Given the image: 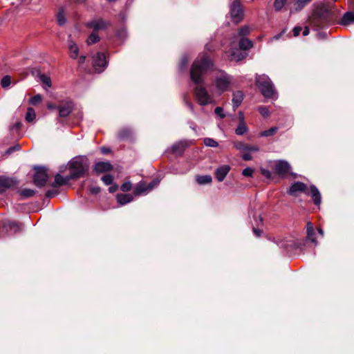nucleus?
I'll return each mask as SVG.
<instances>
[{
    "instance_id": "nucleus-19",
    "label": "nucleus",
    "mask_w": 354,
    "mask_h": 354,
    "mask_svg": "<svg viewBox=\"0 0 354 354\" xmlns=\"http://www.w3.org/2000/svg\"><path fill=\"white\" fill-rule=\"evenodd\" d=\"M117 201L121 205H124L130 202L133 199V197L130 194H118L116 196Z\"/></svg>"
},
{
    "instance_id": "nucleus-61",
    "label": "nucleus",
    "mask_w": 354,
    "mask_h": 354,
    "mask_svg": "<svg viewBox=\"0 0 354 354\" xmlns=\"http://www.w3.org/2000/svg\"><path fill=\"white\" fill-rule=\"evenodd\" d=\"M85 59H86V57L84 55H81L79 58V63L83 64L85 62Z\"/></svg>"
},
{
    "instance_id": "nucleus-5",
    "label": "nucleus",
    "mask_w": 354,
    "mask_h": 354,
    "mask_svg": "<svg viewBox=\"0 0 354 354\" xmlns=\"http://www.w3.org/2000/svg\"><path fill=\"white\" fill-rule=\"evenodd\" d=\"M86 160L82 158H76L70 162L71 178L82 176L88 169Z\"/></svg>"
},
{
    "instance_id": "nucleus-57",
    "label": "nucleus",
    "mask_w": 354,
    "mask_h": 354,
    "mask_svg": "<svg viewBox=\"0 0 354 354\" xmlns=\"http://www.w3.org/2000/svg\"><path fill=\"white\" fill-rule=\"evenodd\" d=\"M238 115H239V123L245 122L243 113L242 111H239Z\"/></svg>"
},
{
    "instance_id": "nucleus-34",
    "label": "nucleus",
    "mask_w": 354,
    "mask_h": 354,
    "mask_svg": "<svg viewBox=\"0 0 354 354\" xmlns=\"http://www.w3.org/2000/svg\"><path fill=\"white\" fill-rule=\"evenodd\" d=\"M35 194V191L31 189H24L20 192V195L24 198H30Z\"/></svg>"
},
{
    "instance_id": "nucleus-37",
    "label": "nucleus",
    "mask_w": 354,
    "mask_h": 354,
    "mask_svg": "<svg viewBox=\"0 0 354 354\" xmlns=\"http://www.w3.org/2000/svg\"><path fill=\"white\" fill-rule=\"evenodd\" d=\"M203 142L207 147H216L218 145V142L211 138H205Z\"/></svg>"
},
{
    "instance_id": "nucleus-11",
    "label": "nucleus",
    "mask_w": 354,
    "mask_h": 354,
    "mask_svg": "<svg viewBox=\"0 0 354 354\" xmlns=\"http://www.w3.org/2000/svg\"><path fill=\"white\" fill-rule=\"evenodd\" d=\"M234 147L239 151H245L248 152H257L259 147L257 145H250L241 141L234 142Z\"/></svg>"
},
{
    "instance_id": "nucleus-36",
    "label": "nucleus",
    "mask_w": 354,
    "mask_h": 354,
    "mask_svg": "<svg viewBox=\"0 0 354 354\" xmlns=\"http://www.w3.org/2000/svg\"><path fill=\"white\" fill-rule=\"evenodd\" d=\"M6 227L7 231H13L14 233L20 230L19 225L14 222L9 223Z\"/></svg>"
},
{
    "instance_id": "nucleus-4",
    "label": "nucleus",
    "mask_w": 354,
    "mask_h": 354,
    "mask_svg": "<svg viewBox=\"0 0 354 354\" xmlns=\"http://www.w3.org/2000/svg\"><path fill=\"white\" fill-rule=\"evenodd\" d=\"M232 77L223 71L216 72L214 84L219 94L227 91L232 84Z\"/></svg>"
},
{
    "instance_id": "nucleus-22",
    "label": "nucleus",
    "mask_w": 354,
    "mask_h": 354,
    "mask_svg": "<svg viewBox=\"0 0 354 354\" xmlns=\"http://www.w3.org/2000/svg\"><path fill=\"white\" fill-rule=\"evenodd\" d=\"M354 23V12H346L341 19L340 24L346 26Z\"/></svg>"
},
{
    "instance_id": "nucleus-21",
    "label": "nucleus",
    "mask_w": 354,
    "mask_h": 354,
    "mask_svg": "<svg viewBox=\"0 0 354 354\" xmlns=\"http://www.w3.org/2000/svg\"><path fill=\"white\" fill-rule=\"evenodd\" d=\"M232 104L235 110L242 102L243 100V94L241 91H235L233 93Z\"/></svg>"
},
{
    "instance_id": "nucleus-14",
    "label": "nucleus",
    "mask_w": 354,
    "mask_h": 354,
    "mask_svg": "<svg viewBox=\"0 0 354 354\" xmlns=\"http://www.w3.org/2000/svg\"><path fill=\"white\" fill-rule=\"evenodd\" d=\"M71 35L68 37V47L69 50L70 57L72 59H77L79 54V48L74 41L71 39Z\"/></svg>"
},
{
    "instance_id": "nucleus-29",
    "label": "nucleus",
    "mask_w": 354,
    "mask_h": 354,
    "mask_svg": "<svg viewBox=\"0 0 354 354\" xmlns=\"http://www.w3.org/2000/svg\"><path fill=\"white\" fill-rule=\"evenodd\" d=\"M251 31V28L248 26H243L241 27L237 33L236 35L234 36V38L236 39L238 37H245L246 35H249Z\"/></svg>"
},
{
    "instance_id": "nucleus-28",
    "label": "nucleus",
    "mask_w": 354,
    "mask_h": 354,
    "mask_svg": "<svg viewBox=\"0 0 354 354\" xmlns=\"http://www.w3.org/2000/svg\"><path fill=\"white\" fill-rule=\"evenodd\" d=\"M196 180L199 185H205L210 183L212 178L210 175L197 176Z\"/></svg>"
},
{
    "instance_id": "nucleus-33",
    "label": "nucleus",
    "mask_w": 354,
    "mask_h": 354,
    "mask_svg": "<svg viewBox=\"0 0 354 354\" xmlns=\"http://www.w3.org/2000/svg\"><path fill=\"white\" fill-rule=\"evenodd\" d=\"M308 3L304 0H297L293 6L295 12L301 10Z\"/></svg>"
},
{
    "instance_id": "nucleus-24",
    "label": "nucleus",
    "mask_w": 354,
    "mask_h": 354,
    "mask_svg": "<svg viewBox=\"0 0 354 354\" xmlns=\"http://www.w3.org/2000/svg\"><path fill=\"white\" fill-rule=\"evenodd\" d=\"M324 20L320 16L315 15L310 19V24L317 29L322 28L324 26Z\"/></svg>"
},
{
    "instance_id": "nucleus-17",
    "label": "nucleus",
    "mask_w": 354,
    "mask_h": 354,
    "mask_svg": "<svg viewBox=\"0 0 354 354\" xmlns=\"http://www.w3.org/2000/svg\"><path fill=\"white\" fill-rule=\"evenodd\" d=\"M187 147V143L185 141H180L175 144H174L171 148L170 150L174 153L180 155L184 151L185 149Z\"/></svg>"
},
{
    "instance_id": "nucleus-59",
    "label": "nucleus",
    "mask_w": 354,
    "mask_h": 354,
    "mask_svg": "<svg viewBox=\"0 0 354 354\" xmlns=\"http://www.w3.org/2000/svg\"><path fill=\"white\" fill-rule=\"evenodd\" d=\"M21 122H17L12 126V129H19L21 127Z\"/></svg>"
},
{
    "instance_id": "nucleus-10",
    "label": "nucleus",
    "mask_w": 354,
    "mask_h": 354,
    "mask_svg": "<svg viewBox=\"0 0 354 354\" xmlns=\"http://www.w3.org/2000/svg\"><path fill=\"white\" fill-rule=\"evenodd\" d=\"M109 23L102 19H93L86 24V26L93 28L95 32L107 28Z\"/></svg>"
},
{
    "instance_id": "nucleus-23",
    "label": "nucleus",
    "mask_w": 354,
    "mask_h": 354,
    "mask_svg": "<svg viewBox=\"0 0 354 354\" xmlns=\"http://www.w3.org/2000/svg\"><path fill=\"white\" fill-rule=\"evenodd\" d=\"M149 192L147 183L144 181H140L136 187L134 194L138 196Z\"/></svg>"
},
{
    "instance_id": "nucleus-20",
    "label": "nucleus",
    "mask_w": 354,
    "mask_h": 354,
    "mask_svg": "<svg viewBox=\"0 0 354 354\" xmlns=\"http://www.w3.org/2000/svg\"><path fill=\"white\" fill-rule=\"evenodd\" d=\"M239 46L241 50H249L252 48L253 42L246 37H241L239 41Z\"/></svg>"
},
{
    "instance_id": "nucleus-9",
    "label": "nucleus",
    "mask_w": 354,
    "mask_h": 354,
    "mask_svg": "<svg viewBox=\"0 0 354 354\" xmlns=\"http://www.w3.org/2000/svg\"><path fill=\"white\" fill-rule=\"evenodd\" d=\"M273 169L275 174L279 176H284L290 169V164L283 160H278L274 162Z\"/></svg>"
},
{
    "instance_id": "nucleus-8",
    "label": "nucleus",
    "mask_w": 354,
    "mask_h": 354,
    "mask_svg": "<svg viewBox=\"0 0 354 354\" xmlns=\"http://www.w3.org/2000/svg\"><path fill=\"white\" fill-rule=\"evenodd\" d=\"M93 66L96 72H102L107 66L106 55L102 53H97L93 57Z\"/></svg>"
},
{
    "instance_id": "nucleus-47",
    "label": "nucleus",
    "mask_w": 354,
    "mask_h": 354,
    "mask_svg": "<svg viewBox=\"0 0 354 354\" xmlns=\"http://www.w3.org/2000/svg\"><path fill=\"white\" fill-rule=\"evenodd\" d=\"M214 113L221 118H224L225 117V113H223V109L221 106H217L214 109Z\"/></svg>"
},
{
    "instance_id": "nucleus-25",
    "label": "nucleus",
    "mask_w": 354,
    "mask_h": 354,
    "mask_svg": "<svg viewBox=\"0 0 354 354\" xmlns=\"http://www.w3.org/2000/svg\"><path fill=\"white\" fill-rule=\"evenodd\" d=\"M70 179H71V175L69 176L64 178L60 174H57L55 176V181L53 183V186L57 187V186H61V185H65L68 182V180H69Z\"/></svg>"
},
{
    "instance_id": "nucleus-53",
    "label": "nucleus",
    "mask_w": 354,
    "mask_h": 354,
    "mask_svg": "<svg viewBox=\"0 0 354 354\" xmlns=\"http://www.w3.org/2000/svg\"><path fill=\"white\" fill-rule=\"evenodd\" d=\"M242 159L245 161L250 160L252 159V156H251L250 152L247 151V153H245L244 154L242 155Z\"/></svg>"
},
{
    "instance_id": "nucleus-12",
    "label": "nucleus",
    "mask_w": 354,
    "mask_h": 354,
    "mask_svg": "<svg viewBox=\"0 0 354 354\" xmlns=\"http://www.w3.org/2000/svg\"><path fill=\"white\" fill-rule=\"evenodd\" d=\"M230 165H224L218 167L215 171V177L217 180L222 182L230 171Z\"/></svg>"
},
{
    "instance_id": "nucleus-27",
    "label": "nucleus",
    "mask_w": 354,
    "mask_h": 354,
    "mask_svg": "<svg viewBox=\"0 0 354 354\" xmlns=\"http://www.w3.org/2000/svg\"><path fill=\"white\" fill-rule=\"evenodd\" d=\"M230 56L232 59L240 61L245 57V55L239 49H232Z\"/></svg>"
},
{
    "instance_id": "nucleus-31",
    "label": "nucleus",
    "mask_w": 354,
    "mask_h": 354,
    "mask_svg": "<svg viewBox=\"0 0 354 354\" xmlns=\"http://www.w3.org/2000/svg\"><path fill=\"white\" fill-rule=\"evenodd\" d=\"M25 118L28 122L34 121L36 118V113L32 107L28 108Z\"/></svg>"
},
{
    "instance_id": "nucleus-40",
    "label": "nucleus",
    "mask_w": 354,
    "mask_h": 354,
    "mask_svg": "<svg viewBox=\"0 0 354 354\" xmlns=\"http://www.w3.org/2000/svg\"><path fill=\"white\" fill-rule=\"evenodd\" d=\"M277 131V127H272L268 130H266L263 132H261V136H265V137H268V136H272L273 134H274Z\"/></svg>"
},
{
    "instance_id": "nucleus-13",
    "label": "nucleus",
    "mask_w": 354,
    "mask_h": 354,
    "mask_svg": "<svg viewBox=\"0 0 354 354\" xmlns=\"http://www.w3.org/2000/svg\"><path fill=\"white\" fill-rule=\"evenodd\" d=\"M16 184V180L11 178L0 176V192H4Z\"/></svg>"
},
{
    "instance_id": "nucleus-30",
    "label": "nucleus",
    "mask_w": 354,
    "mask_h": 354,
    "mask_svg": "<svg viewBox=\"0 0 354 354\" xmlns=\"http://www.w3.org/2000/svg\"><path fill=\"white\" fill-rule=\"evenodd\" d=\"M248 131L245 122L239 123L235 129V133L238 136H242Z\"/></svg>"
},
{
    "instance_id": "nucleus-1",
    "label": "nucleus",
    "mask_w": 354,
    "mask_h": 354,
    "mask_svg": "<svg viewBox=\"0 0 354 354\" xmlns=\"http://www.w3.org/2000/svg\"><path fill=\"white\" fill-rule=\"evenodd\" d=\"M213 63L206 54L199 55L193 62L190 69V78L196 85L194 93L198 104L205 106L216 103L214 96L203 86L204 75L212 68Z\"/></svg>"
},
{
    "instance_id": "nucleus-48",
    "label": "nucleus",
    "mask_w": 354,
    "mask_h": 354,
    "mask_svg": "<svg viewBox=\"0 0 354 354\" xmlns=\"http://www.w3.org/2000/svg\"><path fill=\"white\" fill-rule=\"evenodd\" d=\"M159 183H160L159 180L154 179L151 182H150L149 184H147V187H148V190H149V192L151 191L153 189H154L156 187L158 186Z\"/></svg>"
},
{
    "instance_id": "nucleus-64",
    "label": "nucleus",
    "mask_w": 354,
    "mask_h": 354,
    "mask_svg": "<svg viewBox=\"0 0 354 354\" xmlns=\"http://www.w3.org/2000/svg\"><path fill=\"white\" fill-rule=\"evenodd\" d=\"M109 151L110 150L108 148H105V147H102V151L103 153H107L109 152Z\"/></svg>"
},
{
    "instance_id": "nucleus-18",
    "label": "nucleus",
    "mask_w": 354,
    "mask_h": 354,
    "mask_svg": "<svg viewBox=\"0 0 354 354\" xmlns=\"http://www.w3.org/2000/svg\"><path fill=\"white\" fill-rule=\"evenodd\" d=\"M306 232H307V239L313 243L315 245H317V241L315 239V232L314 230V227L310 222H308L306 225Z\"/></svg>"
},
{
    "instance_id": "nucleus-63",
    "label": "nucleus",
    "mask_w": 354,
    "mask_h": 354,
    "mask_svg": "<svg viewBox=\"0 0 354 354\" xmlns=\"http://www.w3.org/2000/svg\"><path fill=\"white\" fill-rule=\"evenodd\" d=\"M255 221L257 222L256 225H257V227L259 226V222L261 223L263 222V219H262V218L261 216H259L258 219L255 218Z\"/></svg>"
},
{
    "instance_id": "nucleus-15",
    "label": "nucleus",
    "mask_w": 354,
    "mask_h": 354,
    "mask_svg": "<svg viewBox=\"0 0 354 354\" xmlns=\"http://www.w3.org/2000/svg\"><path fill=\"white\" fill-rule=\"evenodd\" d=\"M73 109V104L71 102H68L66 104L58 106L59 115L60 117L68 116Z\"/></svg>"
},
{
    "instance_id": "nucleus-32",
    "label": "nucleus",
    "mask_w": 354,
    "mask_h": 354,
    "mask_svg": "<svg viewBox=\"0 0 354 354\" xmlns=\"http://www.w3.org/2000/svg\"><path fill=\"white\" fill-rule=\"evenodd\" d=\"M57 21L59 26H64L66 23V19L63 9L59 10L57 15Z\"/></svg>"
},
{
    "instance_id": "nucleus-16",
    "label": "nucleus",
    "mask_w": 354,
    "mask_h": 354,
    "mask_svg": "<svg viewBox=\"0 0 354 354\" xmlns=\"http://www.w3.org/2000/svg\"><path fill=\"white\" fill-rule=\"evenodd\" d=\"M112 169V166L109 162H98L94 166V170L97 173H103L109 171Z\"/></svg>"
},
{
    "instance_id": "nucleus-26",
    "label": "nucleus",
    "mask_w": 354,
    "mask_h": 354,
    "mask_svg": "<svg viewBox=\"0 0 354 354\" xmlns=\"http://www.w3.org/2000/svg\"><path fill=\"white\" fill-rule=\"evenodd\" d=\"M38 77L39 78V80L45 86L44 88L46 90L48 88L51 87V79L49 75L46 74H41L39 73L38 75Z\"/></svg>"
},
{
    "instance_id": "nucleus-3",
    "label": "nucleus",
    "mask_w": 354,
    "mask_h": 354,
    "mask_svg": "<svg viewBox=\"0 0 354 354\" xmlns=\"http://www.w3.org/2000/svg\"><path fill=\"white\" fill-rule=\"evenodd\" d=\"M256 84L261 94L268 99L276 100L278 97L274 85L268 75H261L256 77Z\"/></svg>"
},
{
    "instance_id": "nucleus-49",
    "label": "nucleus",
    "mask_w": 354,
    "mask_h": 354,
    "mask_svg": "<svg viewBox=\"0 0 354 354\" xmlns=\"http://www.w3.org/2000/svg\"><path fill=\"white\" fill-rule=\"evenodd\" d=\"M41 101V96L40 95H36L30 100V104L36 105Z\"/></svg>"
},
{
    "instance_id": "nucleus-60",
    "label": "nucleus",
    "mask_w": 354,
    "mask_h": 354,
    "mask_svg": "<svg viewBox=\"0 0 354 354\" xmlns=\"http://www.w3.org/2000/svg\"><path fill=\"white\" fill-rule=\"evenodd\" d=\"M117 189H118V187L116 185H114V186L110 187L109 189L111 193H113V192H115L117 190Z\"/></svg>"
},
{
    "instance_id": "nucleus-62",
    "label": "nucleus",
    "mask_w": 354,
    "mask_h": 354,
    "mask_svg": "<svg viewBox=\"0 0 354 354\" xmlns=\"http://www.w3.org/2000/svg\"><path fill=\"white\" fill-rule=\"evenodd\" d=\"M326 34L324 33V32H319L317 34V37L319 39H323V38L326 37Z\"/></svg>"
},
{
    "instance_id": "nucleus-2",
    "label": "nucleus",
    "mask_w": 354,
    "mask_h": 354,
    "mask_svg": "<svg viewBox=\"0 0 354 354\" xmlns=\"http://www.w3.org/2000/svg\"><path fill=\"white\" fill-rule=\"evenodd\" d=\"M304 192L309 194L315 205L319 206L322 203V196L321 194L315 185H311L310 187V192H307V186L305 183L302 182H295L290 187L288 193L292 196H297V192Z\"/></svg>"
},
{
    "instance_id": "nucleus-42",
    "label": "nucleus",
    "mask_w": 354,
    "mask_h": 354,
    "mask_svg": "<svg viewBox=\"0 0 354 354\" xmlns=\"http://www.w3.org/2000/svg\"><path fill=\"white\" fill-rule=\"evenodd\" d=\"M258 111L263 117H268L270 115V111L267 106H259Z\"/></svg>"
},
{
    "instance_id": "nucleus-44",
    "label": "nucleus",
    "mask_w": 354,
    "mask_h": 354,
    "mask_svg": "<svg viewBox=\"0 0 354 354\" xmlns=\"http://www.w3.org/2000/svg\"><path fill=\"white\" fill-rule=\"evenodd\" d=\"M188 58L187 56H183L179 64V68L181 71L185 70L188 63Z\"/></svg>"
},
{
    "instance_id": "nucleus-7",
    "label": "nucleus",
    "mask_w": 354,
    "mask_h": 354,
    "mask_svg": "<svg viewBox=\"0 0 354 354\" xmlns=\"http://www.w3.org/2000/svg\"><path fill=\"white\" fill-rule=\"evenodd\" d=\"M230 16L235 23L240 22L243 17V10L241 7L239 0H231Z\"/></svg>"
},
{
    "instance_id": "nucleus-43",
    "label": "nucleus",
    "mask_w": 354,
    "mask_h": 354,
    "mask_svg": "<svg viewBox=\"0 0 354 354\" xmlns=\"http://www.w3.org/2000/svg\"><path fill=\"white\" fill-rule=\"evenodd\" d=\"M113 176L109 174L104 175L102 177V180L106 185H111L113 183Z\"/></svg>"
},
{
    "instance_id": "nucleus-51",
    "label": "nucleus",
    "mask_w": 354,
    "mask_h": 354,
    "mask_svg": "<svg viewBox=\"0 0 354 354\" xmlns=\"http://www.w3.org/2000/svg\"><path fill=\"white\" fill-rule=\"evenodd\" d=\"M261 174L266 177V178L268 179H270L272 178V173L268 170V169H261Z\"/></svg>"
},
{
    "instance_id": "nucleus-38",
    "label": "nucleus",
    "mask_w": 354,
    "mask_h": 354,
    "mask_svg": "<svg viewBox=\"0 0 354 354\" xmlns=\"http://www.w3.org/2000/svg\"><path fill=\"white\" fill-rule=\"evenodd\" d=\"M11 84V77L9 75H5L3 77L1 81V85L2 88H8Z\"/></svg>"
},
{
    "instance_id": "nucleus-6",
    "label": "nucleus",
    "mask_w": 354,
    "mask_h": 354,
    "mask_svg": "<svg viewBox=\"0 0 354 354\" xmlns=\"http://www.w3.org/2000/svg\"><path fill=\"white\" fill-rule=\"evenodd\" d=\"M48 178L46 169L44 167H35V174L33 178L34 184L38 187H44Z\"/></svg>"
},
{
    "instance_id": "nucleus-41",
    "label": "nucleus",
    "mask_w": 354,
    "mask_h": 354,
    "mask_svg": "<svg viewBox=\"0 0 354 354\" xmlns=\"http://www.w3.org/2000/svg\"><path fill=\"white\" fill-rule=\"evenodd\" d=\"M131 133V131L129 129L125 128V129H122L119 132L118 136H119V138H120L122 139H124V138H127L129 136H130Z\"/></svg>"
},
{
    "instance_id": "nucleus-45",
    "label": "nucleus",
    "mask_w": 354,
    "mask_h": 354,
    "mask_svg": "<svg viewBox=\"0 0 354 354\" xmlns=\"http://www.w3.org/2000/svg\"><path fill=\"white\" fill-rule=\"evenodd\" d=\"M20 149V146L19 145H15L12 147H9L6 151L5 154L10 155L15 151H19Z\"/></svg>"
},
{
    "instance_id": "nucleus-50",
    "label": "nucleus",
    "mask_w": 354,
    "mask_h": 354,
    "mask_svg": "<svg viewBox=\"0 0 354 354\" xmlns=\"http://www.w3.org/2000/svg\"><path fill=\"white\" fill-rule=\"evenodd\" d=\"M132 185L130 182H126L121 185V190L123 192H128L131 190Z\"/></svg>"
},
{
    "instance_id": "nucleus-39",
    "label": "nucleus",
    "mask_w": 354,
    "mask_h": 354,
    "mask_svg": "<svg viewBox=\"0 0 354 354\" xmlns=\"http://www.w3.org/2000/svg\"><path fill=\"white\" fill-rule=\"evenodd\" d=\"M286 1H287V0H274V9L277 11L281 10L283 8V7L284 6V5L286 4Z\"/></svg>"
},
{
    "instance_id": "nucleus-56",
    "label": "nucleus",
    "mask_w": 354,
    "mask_h": 354,
    "mask_svg": "<svg viewBox=\"0 0 354 354\" xmlns=\"http://www.w3.org/2000/svg\"><path fill=\"white\" fill-rule=\"evenodd\" d=\"M100 191V188L99 187H91L90 189V192L92 193V194H97L99 193Z\"/></svg>"
},
{
    "instance_id": "nucleus-35",
    "label": "nucleus",
    "mask_w": 354,
    "mask_h": 354,
    "mask_svg": "<svg viewBox=\"0 0 354 354\" xmlns=\"http://www.w3.org/2000/svg\"><path fill=\"white\" fill-rule=\"evenodd\" d=\"M99 40L100 37L96 33V32L93 31L87 39V44L88 45L93 44L97 43Z\"/></svg>"
},
{
    "instance_id": "nucleus-54",
    "label": "nucleus",
    "mask_w": 354,
    "mask_h": 354,
    "mask_svg": "<svg viewBox=\"0 0 354 354\" xmlns=\"http://www.w3.org/2000/svg\"><path fill=\"white\" fill-rule=\"evenodd\" d=\"M253 232H254V235L257 237L261 236V235L263 234L262 230H261L255 227H253Z\"/></svg>"
},
{
    "instance_id": "nucleus-55",
    "label": "nucleus",
    "mask_w": 354,
    "mask_h": 354,
    "mask_svg": "<svg viewBox=\"0 0 354 354\" xmlns=\"http://www.w3.org/2000/svg\"><path fill=\"white\" fill-rule=\"evenodd\" d=\"M301 28L299 26H296L293 28V35L294 36L297 37L299 35L300 32L301 31Z\"/></svg>"
},
{
    "instance_id": "nucleus-46",
    "label": "nucleus",
    "mask_w": 354,
    "mask_h": 354,
    "mask_svg": "<svg viewBox=\"0 0 354 354\" xmlns=\"http://www.w3.org/2000/svg\"><path fill=\"white\" fill-rule=\"evenodd\" d=\"M254 173V169L251 167H246L242 171V174L244 176L251 177Z\"/></svg>"
},
{
    "instance_id": "nucleus-58",
    "label": "nucleus",
    "mask_w": 354,
    "mask_h": 354,
    "mask_svg": "<svg viewBox=\"0 0 354 354\" xmlns=\"http://www.w3.org/2000/svg\"><path fill=\"white\" fill-rule=\"evenodd\" d=\"M310 32L308 27L306 26L303 30V35L307 36Z\"/></svg>"
},
{
    "instance_id": "nucleus-52",
    "label": "nucleus",
    "mask_w": 354,
    "mask_h": 354,
    "mask_svg": "<svg viewBox=\"0 0 354 354\" xmlns=\"http://www.w3.org/2000/svg\"><path fill=\"white\" fill-rule=\"evenodd\" d=\"M185 104L187 105V106L189 109L190 111L193 113V114H195V111H194V105L193 104H192L191 102H188L186 98H185Z\"/></svg>"
}]
</instances>
